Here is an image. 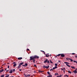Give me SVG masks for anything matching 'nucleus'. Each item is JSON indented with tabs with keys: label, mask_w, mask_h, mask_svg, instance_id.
Returning a JSON list of instances; mask_svg holds the SVG:
<instances>
[{
	"label": "nucleus",
	"mask_w": 77,
	"mask_h": 77,
	"mask_svg": "<svg viewBox=\"0 0 77 77\" xmlns=\"http://www.w3.org/2000/svg\"><path fill=\"white\" fill-rule=\"evenodd\" d=\"M48 61V59H46L44 62V63H47V62Z\"/></svg>",
	"instance_id": "423d86ee"
},
{
	"label": "nucleus",
	"mask_w": 77,
	"mask_h": 77,
	"mask_svg": "<svg viewBox=\"0 0 77 77\" xmlns=\"http://www.w3.org/2000/svg\"><path fill=\"white\" fill-rule=\"evenodd\" d=\"M9 68V66H8V68Z\"/></svg>",
	"instance_id": "ea45409f"
},
{
	"label": "nucleus",
	"mask_w": 77,
	"mask_h": 77,
	"mask_svg": "<svg viewBox=\"0 0 77 77\" xmlns=\"http://www.w3.org/2000/svg\"><path fill=\"white\" fill-rule=\"evenodd\" d=\"M47 62H48V63H50V61H48Z\"/></svg>",
	"instance_id": "c9c22d12"
},
{
	"label": "nucleus",
	"mask_w": 77,
	"mask_h": 77,
	"mask_svg": "<svg viewBox=\"0 0 77 77\" xmlns=\"http://www.w3.org/2000/svg\"><path fill=\"white\" fill-rule=\"evenodd\" d=\"M39 57L36 55L30 57V58H39Z\"/></svg>",
	"instance_id": "f257e3e1"
},
{
	"label": "nucleus",
	"mask_w": 77,
	"mask_h": 77,
	"mask_svg": "<svg viewBox=\"0 0 77 77\" xmlns=\"http://www.w3.org/2000/svg\"><path fill=\"white\" fill-rule=\"evenodd\" d=\"M25 65H26V66H27V63H26L25 64Z\"/></svg>",
	"instance_id": "2f4dec72"
},
{
	"label": "nucleus",
	"mask_w": 77,
	"mask_h": 77,
	"mask_svg": "<svg viewBox=\"0 0 77 77\" xmlns=\"http://www.w3.org/2000/svg\"><path fill=\"white\" fill-rule=\"evenodd\" d=\"M27 51H29V49H27Z\"/></svg>",
	"instance_id": "e433bc0d"
},
{
	"label": "nucleus",
	"mask_w": 77,
	"mask_h": 77,
	"mask_svg": "<svg viewBox=\"0 0 77 77\" xmlns=\"http://www.w3.org/2000/svg\"><path fill=\"white\" fill-rule=\"evenodd\" d=\"M23 63H20L19 64V65H23Z\"/></svg>",
	"instance_id": "1a4fd4ad"
},
{
	"label": "nucleus",
	"mask_w": 77,
	"mask_h": 77,
	"mask_svg": "<svg viewBox=\"0 0 77 77\" xmlns=\"http://www.w3.org/2000/svg\"><path fill=\"white\" fill-rule=\"evenodd\" d=\"M13 72H15V69H13Z\"/></svg>",
	"instance_id": "b1692460"
},
{
	"label": "nucleus",
	"mask_w": 77,
	"mask_h": 77,
	"mask_svg": "<svg viewBox=\"0 0 77 77\" xmlns=\"http://www.w3.org/2000/svg\"><path fill=\"white\" fill-rule=\"evenodd\" d=\"M5 69V70H6V69Z\"/></svg>",
	"instance_id": "de8ad7c7"
},
{
	"label": "nucleus",
	"mask_w": 77,
	"mask_h": 77,
	"mask_svg": "<svg viewBox=\"0 0 77 77\" xmlns=\"http://www.w3.org/2000/svg\"><path fill=\"white\" fill-rule=\"evenodd\" d=\"M71 68H72L73 69H75V68L73 66H71Z\"/></svg>",
	"instance_id": "ddd939ff"
},
{
	"label": "nucleus",
	"mask_w": 77,
	"mask_h": 77,
	"mask_svg": "<svg viewBox=\"0 0 77 77\" xmlns=\"http://www.w3.org/2000/svg\"><path fill=\"white\" fill-rule=\"evenodd\" d=\"M57 68V66H55V69H56V68Z\"/></svg>",
	"instance_id": "72a5a7b5"
},
{
	"label": "nucleus",
	"mask_w": 77,
	"mask_h": 77,
	"mask_svg": "<svg viewBox=\"0 0 77 77\" xmlns=\"http://www.w3.org/2000/svg\"><path fill=\"white\" fill-rule=\"evenodd\" d=\"M29 76H30V75H27V77H29Z\"/></svg>",
	"instance_id": "393cba45"
},
{
	"label": "nucleus",
	"mask_w": 77,
	"mask_h": 77,
	"mask_svg": "<svg viewBox=\"0 0 77 77\" xmlns=\"http://www.w3.org/2000/svg\"><path fill=\"white\" fill-rule=\"evenodd\" d=\"M9 73H12V70H11L10 72H9Z\"/></svg>",
	"instance_id": "6e6552de"
},
{
	"label": "nucleus",
	"mask_w": 77,
	"mask_h": 77,
	"mask_svg": "<svg viewBox=\"0 0 77 77\" xmlns=\"http://www.w3.org/2000/svg\"><path fill=\"white\" fill-rule=\"evenodd\" d=\"M42 51V52H43V51Z\"/></svg>",
	"instance_id": "c03bdc74"
},
{
	"label": "nucleus",
	"mask_w": 77,
	"mask_h": 77,
	"mask_svg": "<svg viewBox=\"0 0 77 77\" xmlns=\"http://www.w3.org/2000/svg\"><path fill=\"white\" fill-rule=\"evenodd\" d=\"M61 70L63 71V70H65V68H64L63 69H61Z\"/></svg>",
	"instance_id": "9b49d317"
},
{
	"label": "nucleus",
	"mask_w": 77,
	"mask_h": 77,
	"mask_svg": "<svg viewBox=\"0 0 77 77\" xmlns=\"http://www.w3.org/2000/svg\"><path fill=\"white\" fill-rule=\"evenodd\" d=\"M69 60L71 61V62H72L73 61V60L71 59H69Z\"/></svg>",
	"instance_id": "f8f14e48"
},
{
	"label": "nucleus",
	"mask_w": 77,
	"mask_h": 77,
	"mask_svg": "<svg viewBox=\"0 0 77 77\" xmlns=\"http://www.w3.org/2000/svg\"><path fill=\"white\" fill-rule=\"evenodd\" d=\"M69 59H70V58H66V60H69Z\"/></svg>",
	"instance_id": "c756f323"
},
{
	"label": "nucleus",
	"mask_w": 77,
	"mask_h": 77,
	"mask_svg": "<svg viewBox=\"0 0 77 77\" xmlns=\"http://www.w3.org/2000/svg\"><path fill=\"white\" fill-rule=\"evenodd\" d=\"M66 76H67V77H68V76H67V75H66Z\"/></svg>",
	"instance_id": "79ce46f5"
},
{
	"label": "nucleus",
	"mask_w": 77,
	"mask_h": 77,
	"mask_svg": "<svg viewBox=\"0 0 77 77\" xmlns=\"http://www.w3.org/2000/svg\"><path fill=\"white\" fill-rule=\"evenodd\" d=\"M21 67V65H19V66H18L17 68L18 69H20V68Z\"/></svg>",
	"instance_id": "0eeeda50"
},
{
	"label": "nucleus",
	"mask_w": 77,
	"mask_h": 77,
	"mask_svg": "<svg viewBox=\"0 0 77 77\" xmlns=\"http://www.w3.org/2000/svg\"><path fill=\"white\" fill-rule=\"evenodd\" d=\"M58 75V73H56V74H55V75Z\"/></svg>",
	"instance_id": "cd10ccee"
},
{
	"label": "nucleus",
	"mask_w": 77,
	"mask_h": 77,
	"mask_svg": "<svg viewBox=\"0 0 77 77\" xmlns=\"http://www.w3.org/2000/svg\"><path fill=\"white\" fill-rule=\"evenodd\" d=\"M64 63H66V64L67 65V66H69V67H70V66H69L68 64H69V63H68L66 62H65Z\"/></svg>",
	"instance_id": "f03ea898"
},
{
	"label": "nucleus",
	"mask_w": 77,
	"mask_h": 77,
	"mask_svg": "<svg viewBox=\"0 0 77 77\" xmlns=\"http://www.w3.org/2000/svg\"><path fill=\"white\" fill-rule=\"evenodd\" d=\"M4 76H5L4 75H2L1 76V77H4Z\"/></svg>",
	"instance_id": "2eb2a0df"
},
{
	"label": "nucleus",
	"mask_w": 77,
	"mask_h": 77,
	"mask_svg": "<svg viewBox=\"0 0 77 77\" xmlns=\"http://www.w3.org/2000/svg\"><path fill=\"white\" fill-rule=\"evenodd\" d=\"M48 76L49 77H52V75H49Z\"/></svg>",
	"instance_id": "a878e982"
},
{
	"label": "nucleus",
	"mask_w": 77,
	"mask_h": 77,
	"mask_svg": "<svg viewBox=\"0 0 77 77\" xmlns=\"http://www.w3.org/2000/svg\"><path fill=\"white\" fill-rule=\"evenodd\" d=\"M47 77H48V76Z\"/></svg>",
	"instance_id": "8fccbe9b"
},
{
	"label": "nucleus",
	"mask_w": 77,
	"mask_h": 77,
	"mask_svg": "<svg viewBox=\"0 0 77 77\" xmlns=\"http://www.w3.org/2000/svg\"><path fill=\"white\" fill-rule=\"evenodd\" d=\"M18 59L19 60H21V59H22V58H18Z\"/></svg>",
	"instance_id": "412c9836"
},
{
	"label": "nucleus",
	"mask_w": 77,
	"mask_h": 77,
	"mask_svg": "<svg viewBox=\"0 0 77 77\" xmlns=\"http://www.w3.org/2000/svg\"><path fill=\"white\" fill-rule=\"evenodd\" d=\"M53 69H55V67H53Z\"/></svg>",
	"instance_id": "f704fd0d"
},
{
	"label": "nucleus",
	"mask_w": 77,
	"mask_h": 77,
	"mask_svg": "<svg viewBox=\"0 0 77 77\" xmlns=\"http://www.w3.org/2000/svg\"><path fill=\"white\" fill-rule=\"evenodd\" d=\"M24 75L25 77H27V75H26V74H24Z\"/></svg>",
	"instance_id": "6ab92c4d"
},
{
	"label": "nucleus",
	"mask_w": 77,
	"mask_h": 77,
	"mask_svg": "<svg viewBox=\"0 0 77 77\" xmlns=\"http://www.w3.org/2000/svg\"><path fill=\"white\" fill-rule=\"evenodd\" d=\"M33 58H31L30 59V60H33Z\"/></svg>",
	"instance_id": "aec40b11"
},
{
	"label": "nucleus",
	"mask_w": 77,
	"mask_h": 77,
	"mask_svg": "<svg viewBox=\"0 0 77 77\" xmlns=\"http://www.w3.org/2000/svg\"><path fill=\"white\" fill-rule=\"evenodd\" d=\"M48 68H49V66H46V68H47V69H48Z\"/></svg>",
	"instance_id": "9d476101"
},
{
	"label": "nucleus",
	"mask_w": 77,
	"mask_h": 77,
	"mask_svg": "<svg viewBox=\"0 0 77 77\" xmlns=\"http://www.w3.org/2000/svg\"><path fill=\"white\" fill-rule=\"evenodd\" d=\"M34 66H35V67H36V65L35 64L34 65Z\"/></svg>",
	"instance_id": "473e14b6"
},
{
	"label": "nucleus",
	"mask_w": 77,
	"mask_h": 77,
	"mask_svg": "<svg viewBox=\"0 0 77 77\" xmlns=\"http://www.w3.org/2000/svg\"><path fill=\"white\" fill-rule=\"evenodd\" d=\"M77 68H76L75 70L74 71H73V72H74V73H75V74H76V73H77Z\"/></svg>",
	"instance_id": "20e7f679"
},
{
	"label": "nucleus",
	"mask_w": 77,
	"mask_h": 77,
	"mask_svg": "<svg viewBox=\"0 0 77 77\" xmlns=\"http://www.w3.org/2000/svg\"><path fill=\"white\" fill-rule=\"evenodd\" d=\"M64 72H65V70L64 71Z\"/></svg>",
	"instance_id": "49530a36"
},
{
	"label": "nucleus",
	"mask_w": 77,
	"mask_h": 77,
	"mask_svg": "<svg viewBox=\"0 0 77 77\" xmlns=\"http://www.w3.org/2000/svg\"><path fill=\"white\" fill-rule=\"evenodd\" d=\"M74 62L76 63L77 64V62L76 61L74 60L73 61Z\"/></svg>",
	"instance_id": "f3484780"
},
{
	"label": "nucleus",
	"mask_w": 77,
	"mask_h": 77,
	"mask_svg": "<svg viewBox=\"0 0 77 77\" xmlns=\"http://www.w3.org/2000/svg\"><path fill=\"white\" fill-rule=\"evenodd\" d=\"M55 66H57V64L55 63Z\"/></svg>",
	"instance_id": "4be33fe9"
},
{
	"label": "nucleus",
	"mask_w": 77,
	"mask_h": 77,
	"mask_svg": "<svg viewBox=\"0 0 77 77\" xmlns=\"http://www.w3.org/2000/svg\"><path fill=\"white\" fill-rule=\"evenodd\" d=\"M33 62H34V63H35V59H34V58H33Z\"/></svg>",
	"instance_id": "dca6fc26"
},
{
	"label": "nucleus",
	"mask_w": 77,
	"mask_h": 77,
	"mask_svg": "<svg viewBox=\"0 0 77 77\" xmlns=\"http://www.w3.org/2000/svg\"><path fill=\"white\" fill-rule=\"evenodd\" d=\"M65 76H65H66V75H65V76Z\"/></svg>",
	"instance_id": "09e8293b"
},
{
	"label": "nucleus",
	"mask_w": 77,
	"mask_h": 77,
	"mask_svg": "<svg viewBox=\"0 0 77 77\" xmlns=\"http://www.w3.org/2000/svg\"><path fill=\"white\" fill-rule=\"evenodd\" d=\"M19 70L20 71H22V70L20 69H19Z\"/></svg>",
	"instance_id": "58836bf2"
},
{
	"label": "nucleus",
	"mask_w": 77,
	"mask_h": 77,
	"mask_svg": "<svg viewBox=\"0 0 77 77\" xmlns=\"http://www.w3.org/2000/svg\"><path fill=\"white\" fill-rule=\"evenodd\" d=\"M68 72H69V73H70V74L71 73V72L70 71H68Z\"/></svg>",
	"instance_id": "5701e85b"
},
{
	"label": "nucleus",
	"mask_w": 77,
	"mask_h": 77,
	"mask_svg": "<svg viewBox=\"0 0 77 77\" xmlns=\"http://www.w3.org/2000/svg\"><path fill=\"white\" fill-rule=\"evenodd\" d=\"M58 62H60V61L59 60Z\"/></svg>",
	"instance_id": "37998d69"
},
{
	"label": "nucleus",
	"mask_w": 77,
	"mask_h": 77,
	"mask_svg": "<svg viewBox=\"0 0 77 77\" xmlns=\"http://www.w3.org/2000/svg\"><path fill=\"white\" fill-rule=\"evenodd\" d=\"M50 63H53L52 62V61L51 60L50 61Z\"/></svg>",
	"instance_id": "7c9ffc66"
},
{
	"label": "nucleus",
	"mask_w": 77,
	"mask_h": 77,
	"mask_svg": "<svg viewBox=\"0 0 77 77\" xmlns=\"http://www.w3.org/2000/svg\"><path fill=\"white\" fill-rule=\"evenodd\" d=\"M50 71H53V69H51Z\"/></svg>",
	"instance_id": "a19ab883"
},
{
	"label": "nucleus",
	"mask_w": 77,
	"mask_h": 77,
	"mask_svg": "<svg viewBox=\"0 0 77 77\" xmlns=\"http://www.w3.org/2000/svg\"><path fill=\"white\" fill-rule=\"evenodd\" d=\"M39 72H43V71H41L40 70H39Z\"/></svg>",
	"instance_id": "bb28decb"
},
{
	"label": "nucleus",
	"mask_w": 77,
	"mask_h": 77,
	"mask_svg": "<svg viewBox=\"0 0 77 77\" xmlns=\"http://www.w3.org/2000/svg\"><path fill=\"white\" fill-rule=\"evenodd\" d=\"M18 58H22V57H18Z\"/></svg>",
	"instance_id": "a18cd8bd"
},
{
	"label": "nucleus",
	"mask_w": 77,
	"mask_h": 77,
	"mask_svg": "<svg viewBox=\"0 0 77 77\" xmlns=\"http://www.w3.org/2000/svg\"><path fill=\"white\" fill-rule=\"evenodd\" d=\"M9 75H8L7 76H6L5 77H9Z\"/></svg>",
	"instance_id": "c85d7f7f"
},
{
	"label": "nucleus",
	"mask_w": 77,
	"mask_h": 77,
	"mask_svg": "<svg viewBox=\"0 0 77 77\" xmlns=\"http://www.w3.org/2000/svg\"><path fill=\"white\" fill-rule=\"evenodd\" d=\"M47 73L48 74H49V75H50V72H48Z\"/></svg>",
	"instance_id": "4468645a"
},
{
	"label": "nucleus",
	"mask_w": 77,
	"mask_h": 77,
	"mask_svg": "<svg viewBox=\"0 0 77 77\" xmlns=\"http://www.w3.org/2000/svg\"><path fill=\"white\" fill-rule=\"evenodd\" d=\"M57 77H60V76H57Z\"/></svg>",
	"instance_id": "4c0bfd02"
},
{
	"label": "nucleus",
	"mask_w": 77,
	"mask_h": 77,
	"mask_svg": "<svg viewBox=\"0 0 77 77\" xmlns=\"http://www.w3.org/2000/svg\"><path fill=\"white\" fill-rule=\"evenodd\" d=\"M13 66H14V67L17 65V63H15V62L13 63Z\"/></svg>",
	"instance_id": "7ed1b4c3"
},
{
	"label": "nucleus",
	"mask_w": 77,
	"mask_h": 77,
	"mask_svg": "<svg viewBox=\"0 0 77 77\" xmlns=\"http://www.w3.org/2000/svg\"><path fill=\"white\" fill-rule=\"evenodd\" d=\"M43 67L44 68H46V66H43Z\"/></svg>",
	"instance_id": "a211bd4d"
},
{
	"label": "nucleus",
	"mask_w": 77,
	"mask_h": 77,
	"mask_svg": "<svg viewBox=\"0 0 77 77\" xmlns=\"http://www.w3.org/2000/svg\"><path fill=\"white\" fill-rule=\"evenodd\" d=\"M4 71V70L3 69H2V70H0V73H1V72H2L3 71Z\"/></svg>",
	"instance_id": "39448f33"
}]
</instances>
